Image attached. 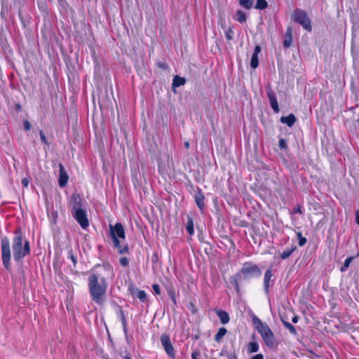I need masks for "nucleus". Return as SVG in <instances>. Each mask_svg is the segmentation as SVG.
<instances>
[{
  "instance_id": "1",
  "label": "nucleus",
  "mask_w": 359,
  "mask_h": 359,
  "mask_svg": "<svg viewBox=\"0 0 359 359\" xmlns=\"http://www.w3.org/2000/svg\"><path fill=\"white\" fill-rule=\"evenodd\" d=\"M88 289L92 299L102 306L105 302L107 283L104 277L97 273H92L88 277Z\"/></svg>"
},
{
  "instance_id": "2",
  "label": "nucleus",
  "mask_w": 359,
  "mask_h": 359,
  "mask_svg": "<svg viewBox=\"0 0 359 359\" xmlns=\"http://www.w3.org/2000/svg\"><path fill=\"white\" fill-rule=\"evenodd\" d=\"M12 248L13 257L16 261L20 260L30 252L29 243L24 240V235L20 229L14 232Z\"/></svg>"
},
{
  "instance_id": "3",
  "label": "nucleus",
  "mask_w": 359,
  "mask_h": 359,
  "mask_svg": "<svg viewBox=\"0 0 359 359\" xmlns=\"http://www.w3.org/2000/svg\"><path fill=\"white\" fill-rule=\"evenodd\" d=\"M109 227L114 248L120 254L127 253L128 252V246L121 245L126 238L123 226L121 223H116L114 225L109 224Z\"/></svg>"
},
{
  "instance_id": "4",
  "label": "nucleus",
  "mask_w": 359,
  "mask_h": 359,
  "mask_svg": "<svg viewBox=\"0 0 359 359\" xmlns=\"http://www.w3.org/2000/svg\"><path fill=\"white\" fill-rule=\"evenodd\" d=\"M252 323L254 327L259 333L266 346L271 348L274 347L276 344V341L275 336L270 327L266 324L263 323L257 316L253 317Z\"/></svg>"
},
{
  "instance_id": "5",
  "label": "nucleus",
  "mask_w": 359,
  "mask_h": 359,
  "mask_svg": "<svg viewBox=\"0 0 359 359\" xmlns=\"http://www.w3.org/2000/svg\"><path fill=\"white\" fill-rule=\"evenodd\" d=\"M262 275V271L257 265L252 262H245L241 271L237 273L236 278H241L248 279L253 277H259Z\"/></svg>"
},
{
  "instance_id": "6",
  "label": "nucleus",
  "mask_w": 359,
  "mask_h": 359,
  "mask_svg": "<svg viewBox=\"0 0 359 359\" xmlns=\"http://www.w3.org/2000/svg\"><path fill=\"white\" fill-rule=\"evenodd\" d=\"M72 208L74 210V218L83 229H86L89 226L86 212L80 208V204L76 201V198H75V201L72 204Z\"/></svg>"
},
{
  "instance_id": "7",
  "label": "nucleus",
  "mask_w": 359,
  "mask_h": 359,
  "mask_svg": "<svg viewBox=\"0 0 359 359\" xmlns=\"http://www.w3.org/2000/svg\"><path fill=\"white\" fill-rule=\"evenodd\" d=\"M1 257L3 264L6 269L11 266V246L10 241L7 237H3L1 240Z\"/></svg>"
},
{
  "instance_id": "8",
  "label": "nucleus",
  "mask_w": 359,
  "mask_h": 359,
  "mask_svg": "<svg viewBox=\"0 0 359 359\" xmlns=\"http://www.w3.org/2000/svg\"><path fill=\"white\" fill-rule=\"evenodd\" d=\"M292 19L300 24L307 31H311V21L304 11L297 9L294 11Z\"/></svg>"
},
{
  "instance_id": "9",
  "label": "nucleus",
  "mask_w": 359,
  "mask_h": 359,
  "mask_svg": "<svg viewBox=\"0 0 359 359\" xmlns=\"http://www.w3.org/2000/svg\"><path fill=\"white\" fill-rule=\"evenodd\" d=\"M161 342L162 346H163L164 350L167 353V354L174 358H175V350L170 342V337L167 334H163L161 337Z\"/></svg>"
},
{
  "instance_id": "10",
  "label": "nucleus",
  "mask_w": 359,
  "mask_h": 359,
  "mask_svg": "<svg viewBox=\"0 0 359 359\" xmlns=\"http://www.w3.org/2000/svg\"><path fill=\"white\" fill-rule=\"evenodd\" d=\"M267 96L269 100L271 108L274 112L278 113L279 111V107L275 93L271 90H268Z\"/></svg>"
},
{
  "instance_id": "11",
  "label": "nucleus",
  "mask_w": 359,
  "mask_h": 359,
  "mask_svg": "<svg viewBox=\"0 0 359 359\" xmlns=\"http://www.w3.org/2000/svg\"><path fill=\"white\" fill-rule=\"evenodd\" d=\"M59 167H60L59 185L61 187H63L67 184L69 177H68L67 172L65 171L64 166L61 163L59 165Z\"/></svg>"
},
{
  "instance_id": "12",
  "label": "nucleus",
  "mask_w": 359,
  "mask_h": 359,
  "mask_svg": "<svg viewBox=\"0 0 359 359\" xmlns=\"http://www.w3.org/2000/svg\"><path fill=\"white\" fill-rule=\"evenodd\" d=\"M261 48L259 46H257L255 48L254 53L251 58L250 65L252 68L255 69L259 65L258 54L260 53Z\"/></svg>"
},
{
  "instance_id": "13",
  "label": "nucleus",
  "mask_w": 359,
  "mask_h": 359,
  "mask_svg": "<svg viewBox=\"0 0 359 359\" xmlns=\"http://www.w3.org/2000/svg\"><path fill=\"white\" fill-rule=\"evenodd\" d=\"M280 121L283 123H285L289 127H292L296 121V118L294 114H290L287 116H282Z\"/></svg>"
},
{
  "instance_id": "14",
  "label": "nucleus",
  "mask_w": 359,
  "mask_h": 359,
  "mask_svg": "<svg viewBox=\"0 0 359 359\" xmlns=\"http://www.w3.org/2000/svg\"><path fill=\"white\" fill-rule=\"evenodd\" d=\"M131 294L133 297H136L137 298H138L142 302H144L147 300V294L144 290L133 289L131 291Z\"/></svg>"
},
{
  "instance_id": "15",
  "label": "nucleus",
  "mask_w": 359,
  "mask_h": 359,
  "mask_svg": "<svg viewBox=\"0 0 359 359\" xmlns=\"http://www.w3.org/2000/svg\"><path fill=\"white\" fill-rule=\"evenodd\" d=\"M271 277H272L271 270V269H268L265 272L264 277V290H265V291L266 292H268V291H269V282H270V280L271 279Z\"/></svg>"
},
{
  "instance_id": "16",
  "label": "nucleus",
  "mask_w": 359,
  "mask_h": 359,
  "mask_svg": "<svg viewBox=\"0 0 359 359\" xmlns=\"http://www.w3.org/2000/svg\"><path fill=\"white\" fill-rule=\"evenodd\" d=\"M194 198H195V201H196L198 207L201 210H202L204 208L205 197H204L203 194L201 191H198L195 194Z\"/></svg>"
},
{
  "instance_id": "17",
  "label": "nucleus",
  "mask_w": 359,
  "mask_h": 359,
  "mask_svg": "<svg viewBox=\"0 0 359 359\" xmlns=\"http://www.w3.org/2000/svg\"><path fill=\"white\" fill-rule=\"evenodd\" d=\"M216 313L219 318L220 319L222 324H226L227 323H229V316L226 311L218 310L216 311Z\"/></svg>"
},
{
  "instance_id": "18",
  "label": "nucleus",
  "mask_w": 359,
  "mask_h": 359,
  "mask_svg": "<svg viewBox=\"0 0 359 359\" xmlns=\"http://www.w3.org/2000/svg\"><path fill=\"white\" fill-rule=\"evenodd\" d=\"M186 82V79L183 77H180L179 76H175L172 81V86L174 88H177L181 86H183Z\"/></svg>"
},
{
  "instance_id": "19",
  "label": "nucleus",
  "mask_w": 359,
  "mask_h": 359,
  "mask_svg": "<svg viewBox=\"0 0 359 359\" xmlns=\"http://www.w3.org/2000/svg\"><path fill=\"white\" fill-rule=\"evenodd\" d=\"M227 330L224 327H221L215 336V339L216 341H219L226 334Z\"/></svg>"
},
{
  "instance_id": "20",
  "label": "nucleus",
  "mask_w": 359,
  "mask_h": 359,
  "mask_svg": "<svg viewBox=\"0 0 359 359\" xmlns=\"http://www.w3.org/2000/svg\"><path fill=\"white\" fill-rule=\"evenodd\" d=\"M287 39L284 41L283 45L285 48H288L292 44V34L291 29H288L286 32Z\"/></svg>"
},
{
  "instance_id": "21",
  "label": "nucleus",
  "mask_w": 359,
  "mask_h": 359,
  "mask_svg": "<svg viewBox=\"0 0 359 359\" xmlns=\"http://www.w3.org/2000/svg\"><path fill=\"white\" fill-rule=\"evenodd\" d=\"M236 20L241 23L246 21V15L242 11H238L236 13Z\"/></svg>"
},
{
  "instance_id": "22",
  "label": "nucleus",
  "mask_w": 359,
  "mask_h": 359,
  "mask_svg": "<svg viewBox=\"0 0 359 359\" xmlns=\"http://www.w3.org/2000/svg\"><path fill=\"white\" fill-rule=\"evenodd\" d=\"M259 350V345L256 342H250L248 345V351L249 353H255Z\"/></svg>"
},
{
  "instance_id": "23",
  "label": "nucleus",
  "mask_w": 359,
  "mask_h": 359,
  "mask_svg": "<svg viewBox=\"0 0 359 359\" xmlns=\"http://www.w3.org/2000/svg\"><path fill=\"white\" fill-rule=\"evenodd\" d=\"M186 229L190 236L194 235V222H193L192 219L190 218L189 219V221L187 223Z\"/></svg>"
},
{
  "instance_id": "24",
  "label": "nucleus",
  "mask_w": 359,
  "mask_h": 359,
  "mask_svg": "<svg viewBox=\"0 0 359 359\" xmlns=\"http://www.w3.org/2000/svg\"><path fill=\"white\" fill-rule=\"evenodd\" d=\"M268 6V4L266 0H257L255 8L257 9H264Z\"/></svg>"
},
{
  "instance_id": "25",
  "label": "nucleus",
  "mask_w": 359,
  "mask_h": 359,
  "mask_svg": "<svg viewBox=\"0 0 359 359\" xmlns=\"http://www.w3.org/2000/svg\"><path fill=\"white\" fill-rule=\"evenodd\" d=\"M240 4L245 8H250L252 6L251 0H239Z\"/></svg>"
},
{
  "instance_id": "26",
  "label": "nucleus",
  "mask_w": 359,
  "mask_h": 359,
  "mask_svg": "<svg viewBox=\"0 0 359 359\" xmlns=\"http://www.w3.org/2000/svg\"><path fill=\"white\" fill-rule=\"evenodd\" d=\"M294 251V249H287V250H285L280 255V257L281 259H285L287 258H288L291 254L292 253V252Z\"/></svg>"
},
{
  "instance_id": "27",
  "label": "nucleus",
  "mask_w": 359,
  "mask_h": 359,
  "mask_svg": "<svg viewBox=\"0 0 359 359\" xmlns=\"http://www.w3.org/2000/svg\"><path fill=\"white\" fill-rule=\"evenodd\" d=\"M285 327L290 330V332L293 334H297V331L295 327L287 322H283Z\"/></svg>"
},
{
  "instance_id": "28",
  "label": "nucleus",
  "mask_w": 359,
  "mask_h": 359,
  "mask_svg": "<svg viewBox=\"0 0 359 359\" xmlns=\"http://www.w3.org/2000/svg\"><path fill=\"white\" fill-rule=\"evenodd\" d=\"M225 36H226V38L227 40L230 41L233 39V31L231 27H229L226 33H225Z\"/></svg>"
},
{
  "instance_id": "29",
  "label": "nucleus",
  "mask_w": 359,
  "mask_h": 359,
  "mask_svg": "<svg viewBox=\"0 0 359 359\" xmlns=\"http://www.w3.org/2000/svg\"><path fill=\"white\" fill-rule=\"evenodd\" d=\"M119 262L122 266H127L129 264V260L126 257H121Z\"/></svg>"
},
{
  "instance_id": "30",
  "label": "nucleus",
  "mask_w": 359,
  "mask_h": 359,
  "mask_svg": "<svg viewBox=\"0 0 359 359\" xmlns=\"http://www.w3.org/2000/svg\"><path fill=\"white\" fill-rule=\"evenodd\" d=\"M278 144H279V147H280V149H287V142L283 139H280L279 140Z\"/></svg>"
},
{
  "instance_id": "31",
  "label": "nucleus",
  "mask_w": 359,
  "mask_h": 359,
  "mask_svg": "<svg viewBox=\"0 0 359 359\" xmlns=\"http://www.w3.org/2000/svg\"><path fill=\"white\" fill-rule=\"evenodd\" d=\"M299 236V245L300 246H303L304 245H305L306 242V239L304 237L302 236V234L299 233L298 234Z\"/></svg>"
},
{
  "instance_id": "32",
  "label": "nucleus",
  "mask_w": 359,
  "mask_h": 359,
  "mask_svg": "<svg viewBox=\"0 0 359 359\" xmlns=\"http://www.w3.org/2000/svg\"><path fill=\"white\" fill-rule=\"evenodd\" d=\"M39 135H40V137H41V141L44 144H48V140H47L45 134L43 133V132L41 130L40 133H39Z\"/></svg>"
},
{
  "instance_id": "33",
  "label": "nucleus",
  "mask_w": 359,
  "mask_h": 359,
  "mask_svg": "<svg viewBox=\"0 0 359 359\" xmlns=\"http://www.w3.org/2000/svg\"><path fill=\"white\" fill-rule=\"evenodd\" d=\"M152 287H153V290L154 291V292L156 294H160L161 293V290H160V287L157 284H154L152 285Z\"/></svg>"
},
{
  "instance_id": "34",
  "label": "nucleus",
  "mask_w": 359,
  "mask_h": 359,
  "mask_svg": "<svg viewBox=\"0 0 359 359\" xmlns=\"http://www.w3.org/2000/svg\"><path fill=\"white\" fill-rule=\"evenodd\" d=\"M23 125L26 130H29L31 128V125L28 121H25Z\"/></svg>"
},
{
  "instance_id": "35",
  "label": "nucleus",
  "mask_w": 359,
  "mask_h": 359,
  "mask_svg": "<svg viewBox=\"0 0 359 359\" xmlns=\"http://www.w3.org/2000/svg\"><path fill=\"white\" fill-rule=\"evenodd\" d=\"M21 183L23 185V187H27L29 185V180L27 178H23L21 181Z\"/></svg>"
},
{
  "instance_id": "36",
  "label": "nucleus",
  "mask_w": 359,
  "mask_h": 359,
  "mask_svg": "<svg viewBox=\"0 0 359 359\" xmlns=\"http://www.w3.org/2000/svg\"><path fill=\"white\" fill-rule=\"evenodd\" d=\"M294 212L295 213H299V214H302V208L300 205H297L294 209Z\"/></svg>"
},
{
  "instance_id": "37",
  "label": "nucleus",
  "mask_w": 359,
  "mask_h": 359,
  "mask_svg": "<svg viewBox=\"0 0 359 359\" xmlns=\"http://www.w3.org/2000/svg\"><path fill=\"white\" fill-rule=\"evenodd\" d=\"M351 261H352V258H351V257H348V258H347V259L345 260V262H344V267H345V268L348 267V266H349L350 263L351 262Z\"/></svg>"
},
{
  "instance_id": "38",
  "label": "nucleus",
  "mask_w": 359,
  "mask_h": 359,
  "mask_svg": "<svg viewBox=\"0 0 359 359\" xmlns=\"http://www.w3.org/2000/svg\"><path fill=\"white\" fill-rule=\"evenodd\" d=\"M228 359H238L235 353H229L227 355Z\"/></svg>"
},
{
  "instance_id": "39",
  "label": "nucleus",
  "mask_w": 359,
  "mask_h": 359,
  "mask_svg": "<svg viewBox=\"0 0 359 359\" xmlns=\"http://www.w3.org/2000/svg\"><path fill=\"white\" fill-rule=\"evenodd\" d=\"M251 359H264V356L262 354L259 353L252 356Z\"/></svg>"
},
{
  "instance_id": "40",
  "label": "nucleus",
  "mask_w": 359,
  "mask_h": 359,
  "mask_svg": "<svg viewBox=\"0 0 359 359\" xmlns=\"http://www.w3.org/2000/svg\"><path fill=\"white\" fill-rule=\"evenodd\" d=\"M69 257H70V259L72 261L73 264L75 265L76 264V258L72 253L70 254Z\"/></svg>"
},
{
  "instance_id": "41",
  "label": "nucleus",
  "mask_w": 359,
  "mask_h": 359,
  "mask_svg": "<svg viewBox=\"0 0 359 359\" xmlns=\"http://www.w3.org/2000/svg\"><path fill=\"white\" fill-rule=\"evenodd\" d=\"M199 354L197 352H194L191 354V357L193 359H198Z\"/></svg>"
},
{
  "instance_id": "42",
  "label": "nucleus",
  "mask_w": 359,
  "mask_h": 359,
  "mask_svg": "<svg viewBox=\"0 0 359 359\" xmlns=\"http://www.w3.org/2000/svg\"><path fill=\"white\" fill-rule=\"evenodd\" d=\"M231 280H232L231 283H234L236 287H238V283L236 281V279L235 278H232Z\"/></svg>"
},
{
  "instance_id": "43",
  "label": "nucleus",
  "mask_w": 359,
  "mask_h": 359,
  "mask_svg": "<svg viewBox=\"0 0 359 359\" xmlns=\"http://www.w3.org/2000/svg\"><path fill=\"white\" fill-rule=\"evenodd\" d=\"M292 321L294 323H297V321H298V318L297 316L293 317L292 319Z\"/></svg>"
},
{
  "instance_id": "44",
  "label": "nucleus",
  "mask_w": 359,
  "mask_h": 359,
  "mask_svg": "<svg viewBox=\"0 0 359 359\" xmlns=\"http://www.w3.org/2000/svg\"><path fill=\"white\" fill-rule=\"evenodd\" d=\"M356 222L359 225V212L356 213Z\"/></svg>"
},
{
  "instance_id": "45",
  "label": "nucleus",
  "mask_w": 359,
  "mask_h": 359,
  "mask_svg": "<svg viewBox=\"0 0 359 359\" xmlns=\"http://www.w3.org/2000/svg\"><path fill=\"white\" fill-rule=\"evenodd\" d=\"M184 145H185V147H186L187 148H189V142H186V143L184 144Z\"/></svg>"
},
{
  "instance_id": "46",
  "label": "nucleus",
  "mask_w": 359,
  "mask_h": 359,
  "mask_svg": "<svg viewBox=\"0 0 359 359\" xmlns=\"http://www.w3.org/2000/svg\"><path fill=\"white\" fill-rule=\"evenodd\" d=\"M124 359H131V358L130 356H128V355H126L124 357Z\"/></svg>"
}]
</instances>
